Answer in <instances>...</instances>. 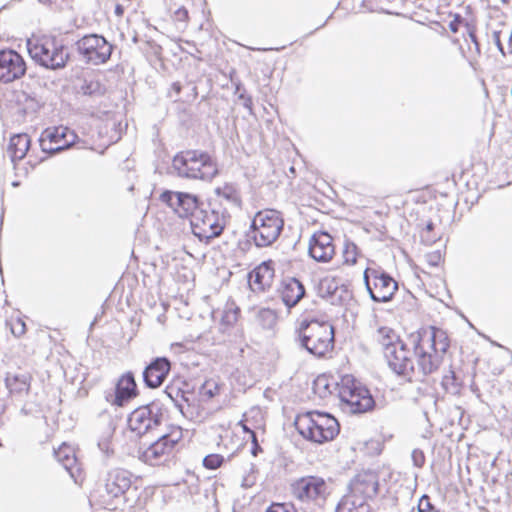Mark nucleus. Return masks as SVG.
Wrapping results in <instances>:
<instances>
[{"label":"nucleus","mask_w":512,"mask_h":512,"mask_svg":"<svg viewBox=\"0 0 512 512\" xmlns=\"http://www.w3.org/2000/svg\"><path fill=\"white\" fill-rule=\"evenodd\" d=\"M413 346V355L407 344L403 341L396 344L391 352L384 355L389 368L408 381H424L425 377L435 373L443 363L444 357L450 347L447 333L437 327L430 326L419 330L410 336Z\"/></svg>","instance_id":"obj_1"},{"label":"nucleus","mask_w":512,"mask_h":512,"mask_svg":"<svg viewBox=\"0 0 512 512\" xmlns=\"http://www.w3.org/2000/svg\"><path fill=\"white\" fill-rule=\"evenodd\" d=\"M294 342L310 355L323 358L334 349V326L329 321L303 319L295 328Z\"/></svg>","instance_id":"obj_2"},{"label":"nucleus","mask_w":512,"mask_h":512,"mask_svg":"<svg viewBox=\"0 0 512 512\" xmlns=\"http://www.w3.org/2000/svg\"><path fill=\"white\" fill-rule=\"evenodd\" d=\"M172 167L181 178L211 181L218 174L215 159L200 150L182 151L174 156Z\"/></svg>","instance_id":"obj_3"},{"label":"nucleus","mask_w":512,"mask_h":512,"mask_svg":"<svg viewBox=\"0 0 512 512\" xmlns=\"http://www.w3.org/2000/svg\"><path fill=\"white\" fill-rule=\"evenodd\" d=\"M294 425L305 439L318 444L333 440L340 431L335 417L319 411H309L298 415Z\"/></svg>","instance_id":"obj_4"},{"label":"nucleus","mask_w":512,"mask_h":512,"mask_svg":"<svg viewBox=\"0 0 512 512\" xmlns=\"http://www.w3.org/2000/svg\"><path fill=\"white\" fill-rule=\"evenodd\" d=\"M26 45L31 58L46 69H62L70 58L68 49L54 36L28 39Z\"/></svg>","instance_id":"obj_5"},{"label":"nucleus","mask_w":512,"mask_h":512,"mask_svg":"<svg viewBox=\"0 0 512 512\" xmlns=\"http://www.w3.org/2000/svg\"><path fill=\"white\" fill-rule=\"evenodd\" d=\"M284 220L280 212L273 209L258 211L250 225L247 237L256 247H270L277 241L283 231Z\"/></svg>","instance_id":"obj_6"},{"label":"nucleus","mask_w":512,"mask_h":512,"mask_svg":"<svg viewBox=\"0 0 512 512\" xmlns=\"http://www.w3.org/2000/svg\"><path fill=\"white\" fill-rule=\"evenodd\" d=\"M227 223V213L224 209L208 205L198 207L191 218L193 234L200 240L209 243L219 237Z\"/></svg>","instance_id":"obj_7"},{"label":"nucleus","mask_w":512,"mask_h":512,"mask_svg":"<svg viewBox=\"0 0 512 512\" xmlns=\"http://www.w3.org/2000/svg\"><path fill=\"white\" fill-rule=\"evenodd\" d=\"M338 395L351 413H365L375 406L370 391L351 375L342 377L338 385Z\"/></svg>","instance_id":"obj_8"},{"label":"nucleus","mask_w":512,"mask_h":512,"mask_svg":"<svg viewBox=\"0 0 512 512\" xmlns=\"http://www.w3.org/2000/svg\"><path fill=\"white\" fill-rule=\"evenodd\" d=\"M163 418V405L158 401H153L133 410L128 416V426L131 431L142 436L160 426Z\"/></svg>","instance_id":"obj_9"},{"label":"nucleus","mask_w":512,"mask_h":512,"mask_svg":"<svg viewBox=\"0 0 512 512\" xmlns=\"http://www.w3.org/2000/svg\"><path fill=\"white\" fill-rule=\"evenodd\" d=\"M366 290L374 302H388L398 289V283L385 271L366 268L363 274Z\"/></svg>","instance_id":"obj_10"},{"label":"nucleus","mask_w":512,"mask_h":512,"mask_svg":"<svg viewBox=\"0 0 512 512\" xmlns=\"http://www.w3.org/2000/svg\"><path fill=\"white\" fill-rule=\"evenodd\" d=\"M181 437V430L164 434L145 449L139 448L138 458L151 466L160 465L170 458Z\"/></svg>","instance_id":"obj_11"},{"label":"nucleus","mask_w":512,"mask_h":512,"mask_svg":"<svg viewBox=\"0 0 512 512\" xmlns=\"http://www.w3.org/2000/svg\"><path fill=\"white\" fill-rule=\"evenodd\" d=\"M75 45L85 61L93 65L106 63L110 59L113 50V46L98 34L85 35Z\"/></svg>","instance_id":"obj_12"},{"label":"nucleus","mask_w":512,"mask_h":512,"mask_svg":"<svg viewBox=\"0 0 512 512\" xmlns=\"http://www.w3.org/2000/svg\"><path fill=\"white\" fill-rule=\"evenodd\" d=\"M78 139L76 133L68 127L58 126L46 128L39 139L41 150L54 155L70 148Z\"/></svg>","instance_id":"obj_13"},{"label":"nucleus","mask_w":512,"mask_h":512,"mask_svg":"<svg viewBox=\"0 0 512 512\" xmlns=\"http://www.w3.org/2000/svg\"><path fill=\"white\" fill-rule=\"evenodd\" d=\"M327 489L326 481L315 475L301 477L291 485L293 496L303 502L325 499Z\"/></svg>","instance_id":"obj_14"},{"label":"nucleus","mask_w":512,"mask_h":512,"mask_svg":"<svg viewBox=\"0 0 512 512\" xmlns=\"http://www.w3.org/2000/svg\"><path fill=\"white\" fill-rule=\"evenodd\" d=\"M159 199L181 218L192 217L200 205L197 196L186 192L166 190L160 194Z\"/></svg>","instance_id":"obj_15"},{"label":"nucleus","mask_w":512,"mask_h":512,"mask_svg":"<svg viewBox=\"0 0 512 512\" xmlns=\"http://www.w3.org/2000/svg\"><path fill=\"white\" fill-rule=\"evenodd\" d=\"M25 72L26 64L19 53L10 49L0 51V82H13Z\"/></svg>","instance_id":"obj_16"},{"label":"nucleus","mask_w":512,"mask_h":512,"mask_svg":"<svg viewBox=\"0 0 512 512\" xmlns=\"http://www.w3.org/2000/svg\"><path fill=\"white\" fill-rule=\"evenodd\" d=\"M137 385L132 372H126L117 381L114 392H107L105 399L111 405L122 407L137 396Z\"/></svg>","instance_id":"obj_17"},{"label":"nucleus","mask_w":512,"mask_h":512,"mask_svg":"<svg viewBox=\"0 0 512 512\" xmlns=\"http://www.w3.org/2000/svg\"><path fill=\"white\" fill-rule=\"evenodd\" d=\"M165 393L185 418L192 421H197L201 418L198 407L194 405V398L191 392L172 385L166 387Z\"/></svg>","instance_id":"obj_18"},{"label":"nucleus","mask_w":512,"mask_h":512,"mask_svg":"<svg viewBox=\"0 0 512 512\" xmlns=\"http://www.w3.org/2000/svg\"><path fill=\"white\" fill-rule=\"evenodd\" d=\"M132 474L122 468H114L107 472L104 479V487L108 496L119 498L123 496L131 487Z\"/></svg>","instance_id":"obj_19"},{"label":"nucleus","mask_w":512,"mask_h":512,"mask_svg":"<svg viewBox=\"0 0 512 512\" xmlns=\"http://www.w3.org/2000/svg\"><path fill=\"white\" fill-rule=\"evenodd\" d=\"M308 252L317 262H329L335 255V246L332 236L323 231L314 233L310 240Z\"/></svg>","instance_id":"obj_20"},{"label":"nucleus","mask_w":512,"mask_h":512,"mask_svg":"<svg viewBox=\"0 0 512 512\" xmlns=\"http://www.w3.org/2000/svg\"><path fill=\"white\" fill-rule=\"evenodd\" d=\"M171 362L166 357H157L143 371V381L148 388H158L166 380Z\"/></svg>","instance_id":"obj_21"},{"label":"nucleus","mask_w":512,"mask_h":512,"mask_svg":"<svg viewBox=\"0 0 512 512\" xmlns=\"http://www.w3.org/2000/svg\"><path fill=\"white\" fill-rule=\"evenodd\" d=\"M351 493L348 496H354L365 499H371L378 493V479L372 472L358 474L351 482Z\"/></svg>","instance_id":"obj_22"},{"label":"nucleus","mask_w":512,"mask_h":512,"mask_svg":"<svg viewBox=\"0 0 512 512\" xmlns=\"http://www.w3.org/2000/svg\"><path fill=\"white\" fill-rule=\"evenodd\" d=\"M280 295L287 308L296 306L305 295V287L298 279L288 277L282 281Z\"/></svg>","instance_id":"obj_23"},{"label":"nucleus","mask_w":512,"mask_h":512,"mask_svg":"<svg viewBox=\"0 0 512 512\" xmlns=\"http://www.w3.org/2000/svg\"><path fill=\"white\" fill-rule=\"evenodd\" d=\"M31 379L28 373H7L5 386L11 396L23 397L30 391Z\"/></svg>","instance_id":"obj_24"},{"label":"nucleus","mask_w":512,"mask_h":512,"mask_svg":"<svg viewBox=\"0 0 512 512\" xmlns=\"http://www.w3.org/2000/svg\"><path fill=\"white\" fill-rule=\"evenodd\" d=\"M274 271L267 264L262 263L249 274V285L254 291H264L271 285Z\"/></svg>","instance_id":"obj_25"},{"label":"nucleus","mask_w":512,"mask_h":512,"mask_svg":"<svg viewBox=\"0 0 512 512\" xmlns=\"http://www.w3.org/2000/svg\"><path fill=\"white\" fill-rule=\"evenodd\" d=\"M31 140L28 134L20 133L11 137L8 152L12 162L23 159L30 147Z\"/></svg>","instance_id":"obj_26"},{"label":"nucleus","mask_w":512,"mask_h":512,"mask_svg":"<svg viewBox=\"0 0 512 512\" xmlns=\"http://www.w3.org/2000/svg\"><path fill=\"white\" fill-rule=\"evenodd\" d=\"M375 339L380 345L383 355H386V352H391L396 347V344L403 342L399 335L389 327H380L376 331Z\"/></svg>","instance_id":"obj_27"},{"label":"nucleus","mask_w":512,"mask_h":512,"mask_svg":"<svg viewBox=\"0 0 512 512\" xmlns=\"http://www.w3.org/2000/svg\"><path fill=\"white\" fill-rule=\"evenodd\" d=\"M335 512H371V507L363 498L344 496L338 503Z\"/></svg>","instance_id":"obj_28"},{"label":"nucleus","mask_w":512,"mask_h":512,"mask_svg":"<svg viewBox=\"0 0 512 512\" xmlns=\"http://www.w3.org/2000/svg\"><path fill=\"white\" fill-rule=\"evenodd\" d=\"M234 466L242 473L241 487L250 488L256 482L255 466L253 463L236 457Z\"/></svg>","instance_id":"obj_29"},{"label":"nucleus","mask_w":512,"mask_h":512,"mask_svg":"<svg viewBox=\"0 0 512 512\" xmlns=\"http://www.w3.org/2000/svg\"><path fill=\"white\" fill-rule=\"evenodd\" d=\"M56 459L63 467L73 476V468L76 465V457L72 449L67 445H62L58 450L54 451Z\"/></svg>","instance_id":"obj_30"},{"label":"nucleus","mask_w":512,"mask_h":512,"mask_svg":"<svg viewBox=\"0 0 512 512\" xmlns=\"http://www.w3.org/2000/svg\"><path fill=\"white\" fill-rule=\"evenodd\" d=\"M216 194L236 207H240L242 200L239 190L234 184L226 183L215 190Z\"/></svg>","instance_id":"obj_31"},{"label":"nucleus","mask_w":512,"mask_h":512,"mask_svg":"<svg viewBox=\"0 0 512 512\" xmlns=\"http://www.w3.org/2000/svg\"><path fill=\"white\" fill-rule=\"evenodd\" d=\"M224 385L216 379L206 380L199 388V395L204 401H209L221 393Z\"/></svg>","instance_id":"obj_32"},{"label":"nucleus","mask_w":512,"mask_h":512,"mask_svg":"<svg viewBox=\"0 0 512 512\" xmlns=\"http://www.w3.org/2000/svg\"><path fill=\"white\" fill-rule=\"evenodd\" d=\"M256 322L263 329H273L277 323V314L270 308H261L256 314Z\"/></svg>","instance_id":"obj_33"},{"label":"nucleus","mask_w":512,"mask_h":512,"mask_svg":"<svg viewBox=\"0 0 512 512\" xmlns=\"http://www.w3.org/2000/svg\"><path fill=\"white\" fill-rule=\"evenodd\" d=\"M237 456L229 455L227 458L220 454H209L204 457L203 459V466L207 469H217L221 466L226 467L227 464H230L231 466H234V463L232 464V459H236Z\"/></svg>","instance_id":"obj_34"},{"label":"nucleus","mask_w":512,"mask_h":512,"mask_svg":"<svg viewBox=\"0 0 512 512\" xmlns=\"http://www.w3.org/2000/svg\"><path fill=\"white\" fill-rule=\"evenodd\" d=\"M81 91L84 95L99 97L105 93L106 88L99 80L91 79L84 81Z\"/></svg>","instance_id":"obj_35"},{"label":"nucleus","mask_w":512,"mask_h":512,"mask_svg":"<svg viewBox=\"0 0 512 512\" xmlns=\"http://www.w3.org/2000/svg\"><path fill=\"white\" fill-rule=\"evenodd\" d=\"M339 283L336 279L325 278L320 282L319 291L323 298H326L331 302L335 291L337 290Z\"/></svg>","instance_id":"obj_36"},{"label":"nucleus","mask_w":512,"mask_h":512,"mask_svg":"<svg viewBox=\"0 0 512 512\" xmlns=\"http://www.w3.org/2000/svg\"><path fill=\"white\" fill-rule=\"evenodd\" d=\"M345 264H355L357 261V246L352 242H346L343 250Z\"/></svg>","instance_id":"obj_37"},{"label":"nucleus","mask_w":512,"mask_h":512,"mask_svg":"<svg viewBox=\"0 0 512 512\" xmlns=\"http://www.w3.org/2000/svg\"><path fill=\"white\" fill-rule=\"evenodd\" d=\"M240 309L238 307H227L222 315V323L226 325H233L237 322Z\"/></svg>","instance_id":"obj_38"},{"label":"nucleus","mask_w":512,"mask_h":512,"mask_svg":"<svg viewBox=\"0 0 512 512\" xmlns=\"http://www.w3.org/2000/svg\"><path fill=\"white\" fill-rule=\"evenodd\" d=\"M351 294L345 285H339L331 300L332 304H341L350 299Z\"/></svg>","instance_id":"obj_39"},{"label":"nucleus","mask_w":512,"mask_h":512,"mask_svg":"<svg viewBox=\"0 0 512 512\" xmlns=\"http://www.w3.org/2000/svg\"><path fill=\"white\" fill-rule=\"evenodd\" d=\"M265 512H297V509L288 503H272Z\"/></svg>","instance_id":"obj_40"},{"label":"nucleus","mask_w":512,"mask_h":512,"mask_svg":"<svg viewBox=\"0 0 512 512\" xmlns=\"http://www.w3.org/2000/svg\"><path fill=\"white\" fill-rule=\"evenodd\" d=\"M419 512H439L436 507L431 503L428 495H422L418 502Z\"/></svg>","instance_id":"obj_41"},{"label":"nucleus","mask_w":512,"mask_h":512,"mask_svg":"<svg viewBox=\"0 0 512 512\" xmlns=\"http://www.w3.org/2000/svg\"><path fill=\"white\" fill-rule=\"evenodd\" d=\"M411 458L414 465L418 468H421L425 463V455L423 451L419 449H415L412 451Z\"/></svg>","instance_id":"obj_42"},{"label":"nucleus","mask_w":512,"mask_h":512,"mask_svg":"<svg viewBox=\"0 0 512 512\" xmlns=\"http://www.w3.org/2000/svg\"><path fill=\"white\" fill-rule=\"evenodd\" d=\"M441 259H442V255L439 251L428 253L426 255V261L432 267L438 266L441 262Z\"/></svg>","instance_id":"obj_43"},{"label":"nucleus","mask_w":512,"mask_h":512,"mask_svg":"<svg viewBox=\"0 0 512 512\" xmlns=\"http://www.w3.org/2000/svg\"><path fill=\"white\" fill-rule=\"evenodd\" d=\"M11 331L15 336L19 337L25 333L26 325L21 319H17L11 327Z\"/></svg>","instance_id":"obj_44"},{"label":"nucleus","mask_w":512,"mask_h":512,"mask_svg":"<svg viewBox=\"0 0 512 512\" xmlns=\"http://www.w3.org/2000/svg\"><path fill=\"white\" fill-rule=\"evenodd\" d=\"M238 99L242 101L243 106L246 109H248L250 114H252V105H253L252 98L246 94L245 90H243L242 92H240L238 94Z\"/></svg>","instance_id":"obj_45"},{"label":"nucleus","mask_w":512,"mask_h":512,"mask_svg":"<svg viewBox=\"0 0 512 512\" xmlns=\"http://www.w3.org/2000/svg\"><path fill=\"white\" fill-rule=\"evenodd\" d=\"M439 239H440V236L434 235V234H432V232L431 233L421 232V240L426 245H432Z\"/></svg>","instance_id":"obj_46"},{"label":"nucleus","mask_w":512,"mask_h":512,"mask_svg":"<svg viewBox=\"0 0 512 512\" xmlns=\"http://www.w3.org/2000/svg\"><path fill=\"white\" fill-rule=\"evenodd\" d=\"M500 35H501V31H494L492 34V38H493V41H494L495 45L497 46L499 52L502 54V56L505 57L507 55V53L505 52L504 47L502 45Z\"/></svg>","instance_id":"obj_47"},{"label":"nucleus","mask_w":512,"mask_h":512,"mask_svg":"<svg viewBox=\"0 0 512 512\" xmlns=\"http://www.w3.org/2000/svg\"><path fill=\"white\" fill-rule=\"evenodd\" d=\"M182 90V86L180 82H173L171 88L168 92V97L177 100L180 92Z\"/></svg>","instance_id":"obj_48"},{"label":"nucleus","mask_w":512,"mask_h":512,"mask_svg":"<svg viewBox=\"0 0 512 512\" xmlns=\"http://www.w3.org/2000/svg\"><path fill=\"white\" fill-rule=\"evenodd\" d=\"M175 19L177 21H187L188 20V10L185 7L178 8L175 13Z\"/></svg>","instance_id":"obj_49"},{"label":"nucleus","mask_w":512,"mask_h":512,"mask_svg":"<svg viewBox=\"0 0 512 512\" xmlns=\"http://www.w3.org/2000/svg\"><path fill=\"white\" fill-rule=\"evenodd\" d=\"M455 378H456V377H455V373H454V371L449 370V375H445V376L443 377V380H442V384H443V386H445V387L447 388V387H448V385H449L450 383H453V381L455 380Z\"/></svg>","instance_id":"obj_50"},{"label":"nucleus","mask_w":512,"mask_h":512,"mask_svg":"<svg viewBox=\"0 0 512 512\" xmlns=\"http://www.w3.org/2000/svg\"><path fill=\"white\" fill-rule=\"evenodd\" d=\"M466 27H467V33H468V36L471 40V42L474 44L478 41L477 39V36H476V31H475V27L474 26H470L469 24H466Z\"/></svg>","instance_id":"obj_51"},{"label":"nucleus","mask_w":512,"mask_h":512,"mask_svg":"<svg viewBox=\"0 0 512 512\" xmlns=\"http://www.w3.org/2000/svg\"><path fill=\"white\" fill-rule=\"evenodd\" d=\"M460 21H461L460 16H456V18L450 22L449 28L452 32L456 33L458 31V25H459Z\"/></svg>","instance_id":"obj_52"},{"label":"nucleus","mask_w":512,"mask_h":512,"mask_svg":"<svg viewBox=\"0 0 512 512\" xmlns=\"http://www.w3.org/2000/svg\"><path fill=\"white\" fill-rule=\"evenodd\" d=\"M253 442V447H252V450H251V453L256 456L258 454L259 451H261V447L260 445L258 444L257 442V439L255 438V441H252Z\"/></svg>","instance_id":"obj_53"},{"label":"nucleus","mask_w":512,"mask_h":512,"mask_svg":"<svg viewBox=\"0 0 512 512\" xmlns=\"http://www.w3.org/2000/svg\"><path fill=\"white\" fill-rule=\"evenodd\" d=\"M240 425L242 426V428L245 432L250 434L252 441H255V436H256L255 432L253 430H251L249 427H247L245 424H243L242 422H240Z\"/></svg>","instance_id":"obj_54"},{"label":"nucleus","mask_w":512,"mask_h":512,"mask_svg":"<svg viewBox=\"0 0 512 512\" xmlns=\"http://www.w3.org/2000/svg\"><path fill=\"white\" fill-rule=\"evenodd\" d=\"M434 230V223L432 221L427 222L425 228L422 230V232L431 233Z\"/></svg>","instance_id":"obj_55"},{"label":"nucleus","mask_w":512,"mask_h":512,"mask_svg":"<svg viewBox=\"0 0 512 512\" xmlns=\"http://www.w3.org/2000/svg\"><path fill=\"white\" fill-rule=\"evenodd\" d=\"M115 13L118 15V16H121L123 14V7L121 5H116L115 7Z\"/></svg>","instance_id":"obj_56"},{"label":"nucleus","mask_w":512,"mask_h":512,"mask_svg":"<svg viewBox=\"0 0 512 512\" xmlns=\"http://www.w3.org/2000/svg\"><path fill=\"white\" fill-rule=\"evenodd\" d=\"M509 51H508V54H512V30H511V33L509 35Z\"/></svg>","instance_id":"obj_57"},{"label":"nucleus","mask_w":512,"mask_h":512,"mask_svg":"<svg viewBox=\"0 0 512 512\" xmlns=\"http://www.w3.org/2000/svg\"><path fill=\"white\" fill-rule=\"evenodd\" d=\"M240 92H242V91H241V83H237V84H236V90H235V93L237 94V93H240Z\"/></svg>","instance_id":"obj_58"},{"label":"nucleus","mask_w":512,"mask_h":512,"mask_svg":"<svg viewBox=\"0 0 512 512\" xmlns=\"http://www.w3.org/2000/svg\"><path fill=\"white\" fill-rule=\"evenodd\" d=\"M474 45H475L476 51L478 53H480V44H479V42L477 41L476 43H474Z\"/></svg>","instance_id":"obj_59"},{"label":"nucleus","mask_w":512,"mask_h":512,"mask_svg":"<svg viewBox=\"0 0 512 512\" xmlns=\"http://www.w3.org/2000/svg\"><path fill=\"white\" fill-rule=\"evenodd\" d=\"M21 413H23V414H25V415L27 414V411L25 410V408H22V409H21Z\"/></svg>","instance_id":"obj_60"},{"label":"nucleus","mask_w":512,"mask_h":512,"mask_svg":"<svg viewBox=\"0 0 512 512\" xmlns=\"http://www.w3.org/2000/svg\"><path fill=\"white\" fill-rule=\"evenodd\" d=\"M193 91H194V95L196 96L197 95L196 87H193Z\"/></svg>","instance_id":"obj_61"},{"label":"nucleus","mask_w":512,"mask_h":512,"mask_svg":"<svg viewBox=\"0 0 512 512\" xmlns=\"http://www.w3.org/2000/svg\"><path fill=\"white\" fill-rule=\"evenodd\" d=\"M19 183L18 182H13V186H18Z\"/></svg>","instance_id":"obj_62"},{"label":"nucleus","mask_w":512,"mask_h":512,"mask_svg":"<svg viewBox=\"0 0 512 512\" xmlns=\"http://www.w3.org/2000/svg\"><path fill=\"white\" fill-rule=\"evenodd\" d=\"M506 0H503V2H505Z\"/></svg>","instance_id":"obj_63"},{"label":"nucleus","mask_w":512,"mask_h":512,"mask_svg":"<svg viewBox=\"0 0 512 512\" xmlns=\"http://www.w3.org/2000/svg\"><path fill=\"white\" fill-rule=\"evenodd\" d=\"M297 512H299V511L297 510ZM303 512H305V511H303Z\"/></svg>","instance_id":"obj_64"}]
</instances>
